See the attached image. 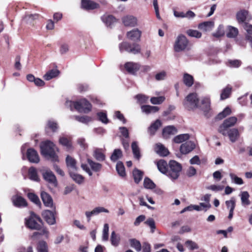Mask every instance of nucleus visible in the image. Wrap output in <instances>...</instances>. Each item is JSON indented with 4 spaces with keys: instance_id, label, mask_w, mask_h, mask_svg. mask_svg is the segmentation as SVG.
<instances>
[{
    "instance_id": "nucleus-23",
    "label": "nucleus",
    "mask_w": 252,
    "mask_h": 252,
    "mask_svg": "<svg viewBox=\"0 0 252 252\" xmlns=\"http://www.w3.org/2000/svg\"><path fill=\"white\" fill-rule=\"evenodd\" d=\"M157 165L158 170L166 175L169 166L167 162L165 160L161 159L157 162Z\"/></svg>"
},
{
    "instance_id": "nucleus-62",
    "label": "nucleus",
    "mask_w": 252,
    "mask_h": 252,
    "mask_svg": "<svg viewBox=\"0 0 252 252\" xmlns=\"http://www.w3.org/2000/svg\"><path fill=\"white\" fill-rule=\"evenodd\" d=\"M188 34L191 37H194L196 38H200L201 36V33L196 30H189L187 31Z\"/></svg>"
},
{
    "instance_id": "nucleus-18",
    "label": "nucleus",
    "mask_w": 252,
    "mask_h": 252,
    "mask_svg": "<svg viewBox=\"0 0 252 252\" xmlns=\"http://www.w3.org/2000/svg\"><path fill=\"white\" fill-rule=\"evenodd\" d=\"M226 135L232 143L236 142L239 137V131L236 128L227 129Z\"/></svg>"
},
{
    "instance_id": "nucleus-31",
    "label": "nucleus",
    "mask_w": 252,
    "mask_h": 252,
    "mask_svg": "<svg viewBox=\"0 0 252 252\" xmlns=\"http://www.w3.org/2000/svg\"><path fill=\"white\" fill-rule=\"evenodd\" d=\"M159 109V107L158 106L151 105H143L141 106L142 111L147 114L156 113L158 112Z\"/></svg>"
},
{
    "instance_id": "nucleus-10",
    "label": "nucleus",
    "mask_w": 252,
    "mask_h": 252,
    "mask_svg": "<svg viewBox=\"0 0 252 252\" xmlns=\"http://www.w3.org/2000/svg\"><path fill=\"white\" fill-rule=\"evenodd\" d=\"M122 20L123 24L126 27H134L137 25V18L131 15L124 16Z\"/></svg>"
},
{
    "instance_id": "nucleus-59",
    "label": "nucleus",
    "mask_w": 252,
    "mask_h": 252,
    "mask_svg": "<svg viewBox=\"0 0 252 252\" xmlns=\"http://www.w3.org/2000/svg\"><path fill=\"white\" fill-rule=\"evenodd\" d=\"M29 198L33 203L37 205H41L40 201L37 195L33 193H29L28 194Z\"/></svg>"
},
{
    "instance_id": "nucleus-58",
    "label": "nucleus",
    "mask_w": 252,
    "mask_h": 252,
    "mask_svg": "<svg viewBox=\"0 0 252 252\" xmlns=\"http://www.w3.org/2000/svg\"><path fill=\"white\" fill-rule=\"evenodd\" d=\"M144 186L146 189H153L155 187V184L148 178H145L144 181Z\"/></svg>"
},
{
    "instance_id": "nucleus-29",
    "label": "nucleus",
    "mask_w": 252,
    "mask_h": 252,
    "mask_svg": "<svg viewBox=\"0 0 252 252\" xmlns=\"http://www.w3.org/2000/svg\"><path fill=\"white\" fill-rule=\"evenodd\" d=\"M239 196L241 198L242 204L243 206H248L250 205L251 201L249 200L250 194L247 191H242Z\"/></svg>"
},
{
    "instance_id": "nucleus-52",
    "label": "nucleus",
    "mask_w": 252,
    "mask_h": 252,
    "mask_svg": "<svg viewBox=\"0 0 252 252\" xmlns=\"http://www.w3.org/2000/svg\"><path fill=\"white\" fill-rule=\"evenodd\" d=\"M109 225L105 223L104 225L103 231H102V240L106 241L108 240L109 238Z\"/></svg>"
},
{
    "instance_id": "nucleus-50",
    "label": "nucleus",
    "mask_w": 252,
    "mask_h": 252,
    "mask_svg": "<svg viewBox=\"0 0 252 252\" xmlns=\"http://www.w3.org/2000/svg\"><path fill=\"white\" fill-rule=\"evenodd\" d=\"M229 176L231 178V181L235 184L239 185L243 184L244 182L242 179L240 177H238L234 173H230Z\"/></svg>"
},
{
    "instance_id": "nucleus-17",
    "label": "nucleus",
    "mask_w": 252,
    "mask_h": 252,
    "mask_svg": "<svg viewBox=\"0 0 252 252\" xmlns=\"http://www.w3.org/2000/svg\"><path fill=\"white\" fill-rule=\"evenodd\" d=\"M195 145L191 141H188L181 145L180 151L183 154H187L192 151Z\"/></svg>"
},
{
    "instance_id": "nucleus-5",
    "label": "nucleus",
    "mask_w": 252,
    "mask_h": 252,
    "mask_svg": "<svg viewBox=\"0 0 252 252\" xmlns=\"http://www.w3.org/2000/svg\"><path fill=\"white\" fill-rule=\"evenodd\" d=\"M120 51L122 53L126 51L133 54H137L140 52L141 48L139 44L133 43L131 44L127 42H123L119 45Z\"/></svg>"
},
{
    "instance_id": "nucleus-12",
    "label": "nucleus",
    "mask_w": 252,
    "mask_h": 252,
    "mask_svg": "<svg viewBox=\"0 0 252 252\" xmlns=\"http://www.w3.org/2000/svg\"><path fill=\"white\" fill-rule=\"evenodd\" d=\"M55 214V211L45 210L42 213V216L48 224L53 225L56 223Z\"/></svg>"
},
{
    "instance_id": "nucleus-60",
    "label": "nucleus",
    "mask_w": 252,
    "mask_h": 252,
    "mask_svg": "<svg viewBox=\"0 0 252 252\" xmlns=\"http://www.w3.org/2000/svg\"><path fill=\"white\" fill-rule=\"evenodd\" d=\"M198 207L199 210H196L197 211H207L211 206L210 202L208 203H200L199 205H197Z\"/></svg>"
},
{
    "instance_id": "nucleus-14",
    "label": "nucleus",
    "mask_w": 252,
    "mask_h": 252,
    "mask_svg": "<svg viewBox=\"0 0 252 252\" xmlns=\"http://www.w3.org/2000/svg\"><path fill=\"white\" fill-rule=\"evenodd\" d=\"M27 156L31 162L37 163L39 161L38 155L37 152L33 149H29L27 150Z\"/></svg>"
},
{
    "instance_id": "nucleus-55",
    "label": "nucleus",
    "mask_w": 252,
    "mask_h": 252,
    "mask_svg": "<svg viewBox=\"0 0 252 252\" xmlns=\"http://www.w3.org/2000/svg\"><path fill=\"white\" fill-rule=\"evenodd\" d=\"M135 98L140 103H146L149 99V97L148 96L143 94H138L135 96Z\"/></svg>"
},
{
    "instance_id": "nucleus-25",
    "label": "nucleus",
    "mask_w": 252,
    "mask_h": 252,
    "mask_svg": "<svg viewBox=\"0 0 252 252\" xmlns=\"http://www.w3.org/2000/svg\"><path fill=\"white\" fill-rule=\"evenodd\" d=\"M39 16L38 14H27L25 16L23 21L27 24L33 26V21L37 20Z\"/></svg>"
},
{
    "instance_id": "nucleus-7",
    "label": "nucleus",
    "mask_w": 252,
    "mask_h": 252,
    "mask_svg": "<svg viewBox=\"0 0 252 252\" xmlns=\"http://www.w3.org/2000/svg\"><path fill=\"white\" fill-rule=\"evenodd\" d=\"M237 121V118L235 117H231L225 119L219 126L218 131L223 136H226L227 129H229V127L234 126Z\"/></svg>"
},
{
    "instance_id": "nucleus-40",
    "label": "nucleus",
    "mask_w": 252,
    "mask_h": 252,
    "mask_svg": "<svg viewBox=\"0 0 252 252\" xmlns=\"http://www.w3.org/2000/svg\"><path fill=\"white\" fill-rule=\"evenodd\" d=\"M116 168L119 176L122 177L126 176L125 168L122 162H118Z\"/></svg>"
},
{
    "instance_id": "nucleus-11",
    "label": "nucleus",
    "mask_w": 252,
    "mask_h": 252,
    "mask_svg": "<svg viewBox=\"0 0 252 252\" xmlns=\"http://www.w3.org/2000/svg\"><path fill=\"white\" fill-rule=\"evenodd\" d=\"M103 212L108 213H109V211L103 207H97L94 208L91 211H86L85 215L87 218L88 221H90L92 216L97 215L99 213Z\"/></svg>"
},
{
    "instance_id": "nucleus-4",
    "label": "nucleus",
    "mask_w": 252,
    "mask_h": 252,
    "mask_svg": "<svg viewBox=\"0 0 252 252\" xmlns=\"http://www.w3.org/2000/svg\"><path fill=\"white\" fill-rule=\"evenodd\" d=\"M168 165L166 176L172 180L177 179L182 170L181 164L175 160H171Z\"/></svg>"
},
{
    "instance_id": "nucleus-53",
    "label": "nucleus",
    "mask_w": 252,
    "mask_h": 252,
    "mask_svg": "<svg viewBox=\"0 0 252 252\" xmlns=\"http://www.w3.org/2000/svg\"><path fill=\"white\" fill-rule=\"evenodd\" d=\"M223 188V186L220 185H211L206 187L207 189L211 190L215 192L221 191Z\"/></svg>"
},
{
    "instance_id": "nucleus-22",
    "label": "nucleus",
    "mask_w": 252,
    "mask_h": 252,
    "mask_svg": "<svg viewBox=\"0 0 252 252\" xmlns=\"http://www.w3.org/2000/svg\"><path fill=\"white\" fill-rule=\"evenodd\" d=\"M161 126V122L159 120H157L155 122L153 123L149 127L148 131L149 134L153 135L155 134L157 130Z\"/></svg>"
},
{
    "instance_id": "nucleus-33",
    "label": "nucleus",
    "mask_w": 252,
    "mask_h": 252,
    "mask_svg": "<svg viewBox=\"0 0 252 252\" xmlns=\"http://www.w3.org/2000/svg\"><path fill=\"white\" fill-rule=\"evenodd\" d=\"M87 161L92 170L94 172H99L102 168V165L100 163L96 162L90 158L87 159Z\"/></svg>"
},
{
    "instance_id": "nucleus-39",
    "label": "nucleus",
    "mask_w": 252,
    "mask_h": 252,
    "mask_svg": "<svg viewBox=\"0 0 252 252\" xmlns=\"http://www.w3.org/2000/svg\"><path fill=\"white\" fill-rule=\"evenodd\" d=\"M60 143L65 147L67 150L72 148V144L70 140L66 137H62L59 139Z\"/></svg>"
},
{
    "instance_id": "nucleus-47",
    "label": "nucleus",
    "mask_w": 252,
    "mask_h": 252,
    "mask_svg": "<svg viewBox=\"0 0 252 252\" xmlns=\"http://www.w3.org/2000/svg\"><path fill=\"white\" fill-rule=\"evenodd\" d=\"M69 174L71 178L77 183L81 184L83 182L84 178L81 175L74 173L70 171Z\"/></svg>"
},
{
    "instance_id": "nucleus-16",
    "label": "nucleus",
    "mask_w": 252,
    "mask_h": 252,
    "mask_svg": "<svg viewBox=\"0 0 252 252\" xmlns=\"http://www.w3.org/2000/svg\"><path fill=\"white\" fill-rule=\"evenodd\" d=\"M82 7L86 10H93L98 8L99 4L91 0H82Z\"/></svg>"
},
{
    "instance_id": "nucleus-64",
    "label": "nucleus",
    "mask_w": 252,
    "mask_h": 252,
    "mask_svg": "<svg viewBox=\"0 0 252 252\" xmlns=\"http://www.w3.org/2000/svg\"><path fill=\"white\" fill-rule=\"evenodd\" d=\"M166 75V72L163 70L157 73L155 77L157 81H161L165 79Z\"/></svg>"
},
{
    "instance_id": "nucleus-57",
    "label": "nucleus",
    "mask_w": 252,
    "mask_h": 252,
    "mask_svg": "<svg viewBox=\"0 0 252 252\" xmlns=\"http://www.w3.org/2000/svg\"><path fill=\"white\" fill-rule=\"evenodd\" d=\"M231 113V110L230 108L226 107L222 112L220 113L218 115V119L220 120L227 116L230 115Z\"/></svg>"
},
{
    "instance_id": "nucleus-38",
    "label": "nucleus",
    "mask_w": 252,
    "mask_h": 252,
    "mask_svg": "<svg viewBox=\"0 0 252 252\" xmlns=\"http://www.w3.org/2000/svg\"><path fill=\"white\" fill-rule=\"evenodd\" d=\"M110 241L112 245L114 247H117L120 243V237L113 231L111 232Z\"/></svg>"
},
{
    "instance_id": "nucleus-9",
    "label": "nucleus",
    "mask_w": 252,
    "mask_h": 252,
    "mask_svg": "<svg viewBox=\"0 0 252 252\" xmlns=\"http://www.w3.org/2000/svg\"><path fill=\"white\" fill-rule=\"evenodd\" d=\"M42 175L44 180L52 187H56L58 186L57 178L50 170L45 169L42 171Z\"/></svg>"
},
{
    "instance_id": "nucleus-46",
    "label": "nucleus",
    "mask_w": 252,
    "mask_h": 252,
    "mask_svg": "<svg viewBox=\"0 0 252 252\" xmlns=\"http://www.w3.org/2000/svg\"><path fill=\"white\" fill-rule=\"evenodd\" d=\"M122 152L120 149H115L113 151L111 157V160L113 161H116L118 159L122 157Z\"/></svg>"
},
{
    "instance_id": "nucleus-8",
    "label": "nucleus",
    "mask_w": 252,
    "mask_h": 252,
    "mask_svg": "<svg viewBox=\"0 0 252 252\" xmlns=\"http://www.w3.org/2000/svg\"><path fill=\"white\" fill-rule=\"evenodd\" d=\"M189 41L186 37L182 34L179 35L175 41L174 48L176 52H181L185 50L188 47Z\"/></svg>"
},
{
    "instance_id": "nucleus-26",
    "label": "nucleus",
    "mask_w": 252,
    "mask_h": 252,
    "mask_svg": "<svg viewBox=\"0 0 252 252\" xmlns=\"http://www.w3.org/2000/svg\"><path fill=\"white\" fill-rule=\"evenodd\" d=\"M214 27V23L212 21L204 22L198 25V28L205 32L211 31Z\"/></svg>"
},
{
    "instance_id": "nucleus-13",
    "label": "nucleus",
    "mask_w": 252,
    "mask_h": 252,
    "mask_svg": "<svg viewBox=\"0 0 252 252\" xmlns=\"http://www.w3.org/2000/svg\"><path fill=\"white\" fill-rule=\"evenodd\" d=\"M141 35V32L138 29H134L126 33L127 38L133 41L140 40Z\"/></svg>"
},
{
    "instance_id": "nucleus-19",
    "label": "nucleus",
    "mask_w": 252,
    "mask_h": 252,
    "mask_svg": "<svg viewBox=\"0 0 252 252\" xmlns=\"http://www.w3.org/2000/svg\"><path fill=\"white\" fill-rule=\"evenodd\" d=\"M226 207L229 210V213L228 218L231 220L233 218V211L236 205V201L234 197H231L229 200H227L225 202Z\"/></svg>"
},
{
    "instance_id": "nucleus-3",
    "label": "nucleus",
    "mask_w": 252,
    "mask_h": 252,
    "mask_svg": "<svg viewBox=\"0 0 252 252\" xmlns=\"http://www.w3.org/2000/svg\"><path fill=\"white\" fill-rule=\"evenodd\" d=\"M199 99L196 93L189 94L184 99L183 104L188 110H193L198 107Z\"/></svg>"
},
{
    "instance_id": "nucleus-45",
    "label": "nucleus",
    "mask_w": 252,
    "mask_h": 252,
    "mask_svg": "<svg viewBox=\"0 0 252 252\" xmlns=\"http://www.w3.org/2000/svg\"><path fill=\"white\" fill-rule=\"evenodd\" d=\"M129 243L131 247L135 249L137 252L141 251V245L138 240L135 239H131L129 240Z\"/></svg>"
},
{
    "instance_id": "nucleus-56",
    "label": "nucleus",
    "mask_w": 252,
    "mask_h": 252,
    "mask_svg": "<svg viewBox=\"0 0 252 252\" xmlns=\"http://www.w3.org/2000/svg\"><path fill=\"white\" fill-rule=\"evenodd\" d=\"M37 250L38 252H48L47 244L44 241L39 242Z\"/></svg>"
},
{
    "instance_id": "nucleus-42",
    "label": "nucleus",
    "mask_w": 252,
    "mask_h": 252,
    "mask_svg": "<svg viewBox=\"0 0 252 252\" xmlns=\"http://www.w3.org/2000/svg\"><path fill=\"white\" fill-rule=\"evenodd\" d=\"M231 90L232 88L229 86H227L223 89L220 94V99L223 100L228 98L231 93Z\"/></svg>"
},
{
    "instance_id": "nucleus-51",
    "label": "nucleus",
    "mask_w": 252,
    "mask_h": 252,
    "mask_svg": "<svg viewBox=\"0 0 252 252\" xmlns=\"http://www.w3.org/2000/svg\"><path fill=\"white\" fill-rule=\"evenodd\" d=\"M165 99V98L163 96H160L158 97H152L151 98L150 101L153 104H160Z\"/></svg>"
},
{
    "instance_id": "nucleus-32",
    "label": "nucleus",
    "mask_w": 252,
    "mask_h": 252,
    "mask_svg": "<svg viewBox=\"0 0 252 252\" xmlns=\"http://www.w3.org/2000/svg\"><path fill=\"white\" fill-rule=\"evenodd\" d=\"M248 15V12L246 10H241L238 12L236 17L239 23H241L243 25L244 23H246L245 21L246 20Z\"/></svg>"
},
{
    "instance_id": "nucleus-36",
    "label": "nucleus",
    "mask_w": 252,
    "mask_h": 252,
    "mask_svg": "<svg viewBox=\"0 0 252 252\" xmlns=\"http://www.w3.org/2000/svg\"><path fill=\"white\" fill-rule=\"evenodd\" d=\"M59 74V71L57 69H52L48 71L43 76L46 80H50L51 79L57 77Z\"/></svg>"
},
{
    "instance_id": "nucleus-49",
    "label": "nucleus",
    "mask_w": 252,
    "mask_h": 252,
    "mask_svg": "<svg viewBox=\"0 0 252 252\" xmlns=\"http://www.w3.org/2000/svg\"><path fill=\"white\" fill-rule=\"evenodd\" d=\"M186 247L188 248L189 250H197L199 247L196 243L191 240H187L185 242Z\"/></svg>"
},
{
    "instance_id": "nucleus-28",
    "label": "nucleus",
    "mask_w": 252,
    "mask_h": 252,
    "mask_svg": "<svg viewBox=\"0 0 252 252\" xmlns=\"http://www.w3.org/2000/svg\"><path fill=\"white\" fill-rule=\"evenodd\" d=\"M177 132L176 128L172 126H169L164 127L162 131L163 136L165 138H168L170 135H173Z\"/></svg>"
},
{
    "instance_id": "nucleus-35",
    "label": "nucleus",
    "mask_w": 252,
    "mask_h": 252,
    "mask_svg": "<svg viewBox=\"0 0 252 252\" xmlns=\"http://www.w3.org/2000/svg\"><path fill=\"white\" fill-rule=\"evenodd\" d=\"M101 19L107 26H111L116 22V19L112 15H104Z\"/></svg>"
},
{
    "instance_id": "nucleus-54",
    "label": "nucleus",
    "mask_w": 252,
    "mask_h": 252,
    "mask_svg": "<svg viewBox=\"0 0 252 252\" xmlns=\"http://www.w3.org/2000/svg\"><path fill=\"white\" fill-rule=\"evenodd\" d=\"M74 118L76 120L84 124H87L92 121V118L87 116H84L82 117L76 116H74Z\"/></svg>"
},
{
    "instance_id": "nucleus-27",
    "label": "nucleus",
    "mask_w": 252,
    "mask_h": 252,
    "mask_svg": "<svg viewBox=\"0 0 252 252\" xmlns=\"http://www.w3.org/2000/svg\"><path fill=\"white\" fill-rule=\"evenodd\" d=\"M93 156L96 160L99 161H102L105 159V156L102 149H95L93 152Z\"/></svg>"
},
{
    "instance_id": "nucleus-43",
    "label": "nucleus",
    "mask_w": 252,
    "mask_h": 252,
    "mask_svg": "<svg viewBox=\"0 0 252 252\" xmlns=\"http://www.w3.org/2000/svg\"><path fill=\"white\" fill-rule=\"evenodd\" d=\"M189 138V135L188 134H182L175 137L173 140L176 143H180L188 140Z\"/></svg>"
},
{
    "instance_id": "nucleus-24",
    "label": "nucleus",
    "mask_w": 252,
    "mask_h": 252,
    "mask_svg": "<svg viewBox=\"0 0 252 252\" xmlns=\"http://www.w3.org/2000/svg\"><path fill=\"white\" fill-rule=\"evenodd\" d=\"M155 151L159 155L163 157L167 156L169 154L168 150L160 143L156 144Z\"/></svg>"
},
{
    "instance_id": "nucleus-30",
    "label": "nucleus",
    "mask_w": 252,
    "mask_h": 252,
    "mask_svg": "<svg viewBox=\"0 0 252 252\" xmlns=\"http://www.w3.org/2000/svg\"><path fill=\"white\" fill-rule=\"evenodd\" d=\"M66 163L69 170H76L77 169L76 166V161L75 159L69 156H67L66 158Z\"/></svg>"
},
{
    "instance_id": "nucleus-6",
    "label": "nucleus",
    "mask_w": 252,
    "mask_h": 252,
    "mask_svg": "<svg viewBox=\"0 0 252 252\" xmlns=\"http://www.w3.org/2000/svg\"><path fill=\"white\" fill-rule=\"evenodd\" d=\"M26 226L31 229L39 230L41 227V220L35 214H32L28 219H26Z\"/></svg>"
},
{
    "instance_id": "nucleus-15",
    "label": "nucleus",
    "mask_w": 252,
    "mask_h": 252,
    "mask_svg": "<svg viewBox=\"0 0 252 252\" xmlns=\"http://www.w3.org/2000/svg\"><path fill=\"white\" fill-rule=\"evenodd\" d=\"M125 68L129 73L134 74L139 69L140 65L133 62H127L125 63Z\"/></svg>"
},
{
    "instance_id": "nucleus-34",
    "label": "nucleus",
    "mask_w": 252,
    "mask_h": 252,
    "mask_svg": "<svg viewBox=\"0 0 252 252\" xmlns=\"http://www.w3.org/2000/svg\"><path fill=\"white\" fill-rule=\"evenodd\" d=\"M193 77L188 73H185L183 76V82L188 87H191L193 84Z\"/></svg>"
},
{
    "instance_id": "nucleus-48",
    "label": "nucleus",
    "mask_w": 252,
    "mask_h": 252,
    "mask_svg": "<svg viewBox=\"0 0 252 252\" xmlns=\"http://www.w3.org/2000/svg\"><path fill=\"white\" fill-rule=\"evenodd\" d=\"M29 175L31 180L35 181H38V177L37 176V171L35 168L33 167H31L29 169Z\"/></svg>"
},
{
    "instance_id": "nucleus-2",
    "label": "nucleus",
    "mask_w": 252,
    "mask_h": 252,
    "mask_svg": "<svg viewBox=\"0 0 252 252\" xmlns=\"http://www.w3.org/2000/svg\"><path fill=\"white\" fill-rule=\"evenodd\" d=\"M66 106H69L71 110L75 108L79 112L88 113L91 110V104L86 99H82L78 101H67Z\"/></svg>"
},
{
    "instance_id": "nucleus-20",
    "label": "nucleus",
    "mask_w": 252,
    "mask_h": 252,
    "mask_svg": "<svg viewBox=\"0 0 252 252\" xmlns=\"http://www.w3.org/2000/svg\"><path fill=\"white\" fill-rule=\"evenodd\" d=\"M12 201L14 205L18 207H25L27 205L25 199L18 194L13 196Z\"/></svg>"
},
{
    "instance_id": "nucleus-21",
    "label": "nucleus",
    "mask_w": 252,
    "mask_h": 252,
    "mask_svg": "<svg viewBox=\"0 0 252 252\" xmlns=\"http://www.w3.org/2000/svg\"><path fill=\"white\" fill-rule=\"evenodd\" d=\"M41 197L44 204L48 207H51L53 206V200L51 197L47 193L44 191L41 192Z\"/></svg>"
},
{
    "instance_id": "nucleus-61",
    "label": "nucleus",
    "mask_w": 252,
    "mask_h": 252,
    "mask_svg": "<svg viewBox=\"0 0 252 252\" xmlns=\"http://www.w3.org/2000/svg\"><path fill=\"white\" fill-rule=\"evenodd\" d=\"M224 34V31L223 27L222 25H220L217 29V31L213 33V36L216 37H219L223 36Z\"/></svg>"
},
{
    "instance_id": "nucleus-1",
    "label": "nucleus",
    "mask_w": 252,
    "mask_h": 252,
    "mask_svg": "<svg viewBox=\"0 0 252 252\" xmlns=\"http://www.w3.org/2000/svg\"><path fill=\"white\" fill-rule=\"evenodd\" d=\"M41 153L42 155L53 161H58V157L55 153V145L50 141L42 142L40 144Z\"/></svg>"
},
{
    "instance_id": "nucleus-37",
    "label": "nucleus",
    "mask_w": 252,
    "mask_h": 252,
    "mask_svg": "<svg viewBox=\"0 0 252 252\" xmlns=\"http://www.w3.org/2000/svg\"><path fill=\"white\" fill-rule=\"evenodd\" d=\"M228 32H227L226 35L229 38L235 37L238 34V30L234 27L229 26L227 27Z\"/></svg>"
},
{
    "instance_id": "nucleus-63",
    "label": "nucleus",
    "mask_w": 252,
    "mask_h": 252,
    "mask_svg": "<svg viewBox=\"0 0 252 252\" xmlns=\"http://www.w3.org/2000/svg\"><path fill=\"white\" fill-rule=\"evenodd\" d=\"M97 116L99 121L102 122L104 124H107L108 123V119L107 117V115L104 112H98L97 113Z\"/></svg>"
},
{
    "instance_id": "nucleus-41",
    "label": "nucleus",
    "mask_w": 252,
    "mask_h": 252,
    "mask_svg": "<svg viewBox=\"0 0 252 252\" xmlns=\"http://www.w3.org/2000/svg\"><path fill=\"white\" fill-rule=\"evenodd\" d=\"M143 172L137 169H134L133 171V176L134 180V182L138 184L140 182L143 177Z\"/></svg>"
},
{
    "instance_id": "nucleus-44",
    "label": "nucleus",
    "mask_w": 252,
    "mask_h": 252,
    "mask_svg": "<svg viewBox=\"0 0 252 252\" xmlns=\"http://www.w3.org/2000/svg\"><path fill=\"white\" fill-rule=\"evenodd\" d=\"M131 148L134 157L136 159H139L140 158V154L139 149L136 142H132L131 144Z\"/></svg>"
}]
</instances>
